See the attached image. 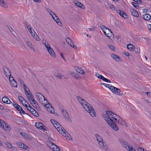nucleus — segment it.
Listing matches in <instances>:
<instances>
[{
    "label": "nucleus",
    "mask_w": 151,
    "mask_h": 151,
    "mask_svg": "<svg viewBox=\"0 0 151 151\" xmlns=\"http://www.w3.org/2000/svg\"><path fill=\"white\" fill-rule=\"evenodd\" d=\"M119 115L110 110H106L102 114V116L106 123L114 130L118 131L119 127L115 122Z\"/></svg>",
    "instance_id": "obj_1"
},
{
    "label": "nucleus",
    "mask_w": 151,
    "mask_h": 151,
    "mask_svg": "<svg viewBox=\"0 0 151 151\" xmlns=\"http://www.w3.org/2000/svg\"><path fill=\"white\" fill-rule=\"evenodd\" d=\"M36 95L40 103L44 106L48 112L51 114H55V110L54 108L42 94L39 92H37L36 93Z\"/></svg>",
    "instance_id": "obj_2"
},
{
    "label": "nucleus",
    "mask_w": 151,
    "mask_h": 151,
    "mask_svg": "<svg viewBox=\"0 0 151 151\" xmlns=\"http://www.w3.org/2000/svg\"><path fill=\"white\" fill-rule=\"evenodd\" d=\"M77 99L85 109L89 113L92 117H95L96 116V112L92 106L84 100L79 96L77 97Z\"/></svg>",
    "instance_id": "obj_3"
},
{
    "label": "nucleus",
    "mask_w": 151,
    "mask_h": 151,
    "mask_svg": "<svg viewBox=\"0 0 151 151\" xmlns=\"http://www.w3.org/2000/svg\"><path fill=\"white\" fill-rule=\"evenodd\" d=\"M95 136L98 145L101 147L106 151H109L107 145L102 137L97 134H95Z\"/></svg>",
    "instance_id": "obj_4"
},
{
    "label": "nucleus",
    "mask_w": 151,
    "mask_h": 151,
    "mask_svg": "<svg viewBox=\"0 0 151 151\" xmlns=\"http://www.w3.org/2000/svg\"><path fill=\"white\" fill-rule=\"evenodd\" d=\"M101 28L106 36L112 40L114 39V35L110 29L104 25L101 26Z\"/></svg>",
    "instance_id": "obj_5"
},
{
    "label": "nucleus",
    "mask_w": 151,
    "mask_h": 151,
    "mask_svg": "<svg viewBox=\"0 0 151 151\" xmlns=\"http://www.w3.org/2000/svg\"><path fill=\"white\" fill-rule=\"evenodd\" d=\"M120 144L126 150L129 151H132L134 148L127 142L122 139H119Z\"/></svg>",
    "instance_id": "obj_6"
},
{
    "label": "nucleus",
    "mask_w": 151,
    "mask_h": 151,
    "mask_svg": "<svg viewBox=\"0 0 151 151\" xmlns=\"http://www.w3.org/2000/svg\"><path fill=\"white\" fill-rule=\"evenodd\" d=\"M58 128H56L57 131L63 136L65 137L66 138L69 140L72 139L70 135L65 130L62 126V128L59 127Z\"/></svg>",
    "instance_id": "obj_7"
},
{
    "label": "nucleus",
    "mask_w": 151,
    "mask_h": 151,
    "mask_svg": "<svg viewBox=\"0 0 151 151\" xmlns=\"http://www.w3.org/2000/svg\"><path fill=\"white\" fill-rule=\"evenodd\" d=\"M110 90L113 93L117 95L121 96L123 94L120 89L113 86L110 87Z\"/></svg>",
    "instance_id": "obj_8"
},
{
    "label": "nucleus",
    "mask_w": 151,
    "mask_h": 151,
    "mask_svg": "<svg viewBox=\"0 0 151 151\" xmlns=\"http://www.w3.org/2000/svg\"><path fill=\"white\" fill-rule=\"evenodd\" d=\"M117 119V120L115 121L116 122L120 124L121 125L125 127H127L128 126L127 124L119 116H118Z\"/></svg>",
    "instance_id": "obj_9"
},
{
    "label": "nucleus",
    "mask_w": 151,
    "mask_h": 151,
    "mask_svg": "<svg viewBox=\"0 0 151 151\" xmlns=\"http://www.w3.org/2000/svg\"><path fill=\"white\" fill-rule=\"evenodd\" d=\"M35 126L37 128L40 130H44L46 129V127L40 122H36L35 124Z\"/></svg>",
    "instance_id": "obj_10"
},
{
    "label": "nucleus",
    "mask_w": 151,
    "mask_h": 151,
    "mask_svg": "<svg viewBox=\"0 0 151 151\" xmlns=\"http://www.w3.org/2000/svg\"><path fill=\"white\" fill-rule=\"evenodd\" d=\"M29 101L30 103L35 108L40 109V108L39 107L37 101L35 100L34 98Z\"/></svg>",
    "instance_id": "obj_11"
},
{
    "label": "nucleus",
    "mask_w": 151,
    "mask_h": 151,
    "mask_svg": "<svg viewBox=\"0 0 151 151\" xmlns=\"http://www.w3.org/2000/svg\"><path fill=\"white\" fill-rule=\"evenodd\" d=\"M17 145L19 147L26 150H29V148L26 145L21 142H18L17 143Z\"/></svg>",
    "instance_id": "obj_12"
},
{
    "label": "nucleus",
    "mask_w": 151,
    "mask_h": 151,
    "mask_svg": "<svg viewBox=\"0 0 151 151\" xmlns=\"http://www.w3.org/2000/svg\"><path fill=\"white\" fill-rule=\"evenodd\" d=\"M111 56L116 62H119L122 61V58H120L119 56L113 53L111 54Z\"/></svg>",
    "instance_id": "obj_13"
},
{
    "label": "nucleus",
    "mask_w": 151,
    "mask_h": 151,
    "mask_svg": "<svg viewBox=\"0 0 151 151\" xmlns=\"http://www.w3.org/2000/svg\"><path fill=\"white\" fill-rule=\"evenodd\" d=\"M50 121L54 127L56 129L58 128V127L59 128V127L60 128H62V126L57 121L53 119H51Z\"/></svg>",
    "instance_id": "obj_14"
},
{
    "label": "nucleus",
    "mask_w": 151,
    "mask_h": 151,
    "mask_svg": "<svg viewBox=\"0 0 151 151\" xmlns=\"http://www.w3.org/2000/svg\"><path fill=\"white\" fill-rule=\"evenodd\" d=\"M117 13L124 18L126 19L128 17L127 14L122 11L119 10L117 11Z\"/></svg>",
    "instance_id": "obj_15"
},
{
    "label": "nucleus",
    "mask_w": 151,
    "mask_h": 151,
    "mask_svg": "<svg viewBox=\"0 0 151 151\" xmlns=\"http://www.w3.org/2000/svg\"><path fill=\"white\" fill-rule=\"evenodd\" d=\"M54 20L59 25L61 26L62 24V23L60 22V19L59 18L58 16L55 14L52 17Z\"/></svg>",
    "instance_id": "obj_16"
},
{
    "label": "nucleus",
    "mask_w": 151,
    "mask_h": 151,
    "mask_svg": "<svg viewBox=\"0 0 151 151\" xmlns=\"http://www.w3.org/2000/svg\"><path fill=\"white\" fill-rule=\"evenodd\" d=\"M49 53L50 55L51 56L54 58H55L56 57V55L55 53L54 52L53 49L51 47L48 49L47 50Z\"/></svg>",
    "instance_id": "obj_17"
},
{
    "label": "nucleus",
    "mask_w": 151,
    "mask_h": 151,
    "mask_svg": "<svg viewBox=\"0 0 151 151\" xmlns=\"http://www.w3.org/2000/svg\"><path fill=\"white\" fill-rule=\"evenodd\" d=\"M2 127L3 129L6 131H9L11 129L10 127L5 122L4 123Z\"/></svg>",
    "instance_id": "obj_18"
},
{
    "label": "nucleus",
    "mask_w": 151,
    "mask_h": 151,
    "mask_svg": "<svg viewBox=\"0 0 151 151\" xmlns=\"http://www.w3.org/2000/svg\"><path fill=\"white\" fill-rule=\"evenodd\" d=\"M42 42L46 48L47 50L51 47L50 45L44 39H42Z\"/></svg>",
    "instance_id": "obj_19"
},
{
    "label": "nucleus",
    "mask_w": 151,
    "mask_h": 151,
    "mask_svg": "<svg viewBox=\"0 0 151 151\" xmlns=\"http://www.w3.org/2000/svg\"><path fill=\"white\" fill-rule=\"evenodd\" d=\"M75 68L77 72L80 74H84L85 73V71L81 68L79 67H76Z\"/></svg>",
    "instance_id": "obj_20"
},
{
    "label": "nucleus",
    "mask_w": 151,
    "mask_h": 151,
    "mask_svg": "<svg viewBox=\"0 0 151 151\" xmlns=\"http://www.w3.org/2000/svg\"><path fill=\"white\" fill-rule=\"evenodd\" d=\"M143 18L145 20L148 21L151 19V15L147 13L145 14L142 15Z\"/></svg>",
    "instance_id": "obj_21"
},
{
    "label": "nucleus",
    "mask_w": 151,
    "mask_h": 151,
    "mask_svg": "<svg viewBox=\"0 0 151 151\" xmlns=\"http://www.w3.org/2000/svg\"><path fill=\"white\" fill-rule=\"evenodd\" d=\"M130 11L132 16L136 17H138L139 14L137 11L133 9H131Z\"/></svg>",
    "instance_id": "obj_22"
},
{
    "label": "nucleus",
    "mask_w": 151,
    "mask_h": 151,
    "mask_svg": "<svg viewBox=\"0 0 151 151\" xmlns=\"http://www.w3.org/2000/svg\"><path fill=\"white\" fill-rule=\"evenodd\" d=\"M25 93L26 96L27 98L29 100V101L32 99L33 98H34V96H33L32 94V93L30 91Z\"/></svg>",
    "instance_id": "obj_23"
},
{
    "label": "nucleus",
    "mask_w": 151,
    "mask_h": 151,
    "mask_svg": "<svg viewBox=\"0 0 151 151\" xmlns=\"http://www.w3.org/2000/svg\"><path fill=\"white\" fill-rule=\"evenodd\" d=\"M62 113L65 119H69L70 118V116L65 110L64 109L62 110Z\"/></svg>",
    "instance_id": "obj_24"
},
{
    "label": "nucleus",
    "mask_w": 151,
    "mask_h": 151,
    "mask_svg": "<svg viewBox=\"0 0 151 151\" xmlns=\"http://www.w3.org/2000/svg\"><path fill=\"white\" fill-rule=\"evenodd\" d=\"M47 145L48 147L52 150L54 149V147L55 146V145L53 143L51 142H50L49 141H47L46 142Z\"/></svg>",
    "instance_id": "obj_25"
},
{
    "label": "nucleus",
    "mask_w": 151,
    "mask_h": 151,
    "mask_svg": "<svg viewBox=\"0 0 151 151\" xmlns=\"http://www.w3.org/2000/svg\"><path fill=\"white\" fill-rule=\"evenodd\" d=\"M3 70L6 75L7 76H11V73L9 70L6 67H4Z\"/></svg>",
    "instance_id": "obj_26"
},
{
    "label": "nucleus",
    "mask_w": 151,
    "mask_h": 151,
    "mask_svg": "<svg viewBox=\"0 0 151 151\" xmlns=\"http://www.w3.org/2000/svg\"><path fill=\"white\" fill-rule=\"evenodd\" d=\"M2 101L3 102L7 104H9L11 102L9 99L6 96H4L2 98Z\"/></svg>",
    "instance_id": "obj_27"
},
{
    "label": "nucleus",
    "mask_w": 151,
    "mask_h": 151,
    "mask_svg": "<svg viewBox=\"0 0 151 151\" xmlns=\"http://www.w3.org/2000/svg\"><path fill=\"white\" fill-rule=\"evenodd\" d=\"M0 5L4 8H7V5L4 0H0Z\"/></svg>",
    "instance_id": "obj_28"
},
{
    "label": "nucleus",
    "mask_w": 151,
    "mask_h": 151,
    "mask_svg": "<svg viewBox=\"0 0 151 151\" xmlns=\"http://www.w3.org/2000/svg\"><path fill=\"white\" fill-rule=\"evenodd\" d=\"M21 84L23 85L25 91V93L30 92L29 89L24 84V82L22 81L21 82Z\"/></svg>",
    "instance_id": "obj_29"
},
{
    "label": "nucleus",
    "mask_w": 151,
    "mask_h": 151,
    "mask_svg": "<svg viewBox=\"0 0 151 151\" xmlns=\"http://www.w3.org/2000/svg\"><path fill=\"white\" fill-rule=\"evenodd\" d=\"M74 4L77 6L80 7L81 8L84 9V7L83 5L81 3L77 1H75L74 2Z\"/></svg>",
    "instance_id": "obj_30"
},
{
    "label": "nucleus",
    "mask_w": 151,
    "mask_h": 151,
    "mask_svg": "<svg viewBox=\"0 0 151 151\" xmlns=\"http://www.w3.org/2000/svg\"><path fill=\"white\" fill-rule=\"evenodd\" d=\"M13 105L14 107L18 110L19 111L22 110V108L17 103H14Z\"/></svg>",
    "instance_id": "obj_31"
},
{
    "label": "nucleus",
    "mask_w": 151,
    "mask_h": 151,
    "mask_svg": "<svg viewBox=\"0 0 151 151\" xmlns=\"http://www.w3.org/2000/svg\"><path fill=\"white\" fill-rule=\"evenodd\" d=\"M26 44L27 45L31 48V49L32 50L34 51H35L34 47L33 46L32 44L30 42H29V41H27L26 42Z\"/></svg>",
    "instance_id": "obj_32"
},
{
    "label": "nucleus",
    "mask_w": 151,
    "mask_h": 151,
    "mask_svg": "<svg viewBox=\"0 0 151 151\" xmlns=\"http://www.w3.org/2000/svg\"><path fill=\"white\" fill-rule=\"evenodd\" d=\"M134 46L131 44H129L127 45V48L130 51H132L134 50L133 48Z\"/></svg>",
    "instance_id": "obj_33"
},
{
    "label": "nucleus",
    "mask_w": 151,
    "mask_h": 151,
    "mask_svg": "<svg viewBox=\"0 0 151 151\" xmlns=\"http://www.w3.org/2000/svg\"><path fill=\"white\" fill-rule=\"evenodd\" d=\"M99 79H101L104 81L105 82H107V83H110L111 82V81L110 80L108 79L107 78H105L102 75L101 76V77H100Z\"/></svg>",
    "instance_id": "obj_34"
},
{
    "label": "nucleus",
    "mask_w": 151,
    "mask_h": 151,
    "mask_svg": "<svg viewBox=\"0 0 151 151\" xmlns=\"http://www.w3.org/2000/svg\"><path fill=\"white\" fill-rule=\"evenodd\" d=\"M33 38L38 42L40 41V39L36 33H35L34 35L32 36Z\"/></svg>",
    "instance_id": "obj_35"
},
{
    "label": "nucleus",
    "mask_w": 151,
    "mask_h": 151,
    "mask_svg": "<svg viewBox=\"0 0 151 151\" xmlns=\"http://www.w3.org/2000/svg\"><path fill=\"white\" fill-rule=\"evenodd\" d=\"M47 12L50 14L52 17L55 14L49 8H47Z\"/></svg>",
    "instance_id": "obj_36"
},
{
    "label": "nucleus",
    "mask_w": 151,
    "mask_h": 151,
    "mask_svg": "<svg viewBox=\"0 0 151 151\" xmlns=\"http://www.w3.org/2000/svg\"><path fill=\"white\" fill-rule=\"evenodd\" d=\"M5 145L9 149H11L13 147V146L8 142H5Z\"/></svg>",
    "instance_id": "obj_37"
},
{
    "label": "nucleus",
    "mask_w": 151,
    "mask_h": 151,
    "mask_svg": "<svg viewBox=\"0 0 151 151\" xmlns=\"http://www.w3.org/2000/svg\"><path fill=\"white\" fill-rule=\"evenodd\" d=\"M10 83L11 84V85L14 87H17V84L16 82V81H15L14 80V81H12L10 82Z\"/></svg>",
    "instance_id": "obj_38"
},
{
    "label": "nucleus",
    "mask_w": 151,
    "mask_h": 151,
    "mask_svg": "<svg viewBox=\"0 0 151 151\" xmlns=\"http://www.w3.org/2000/svg\"><path fill=\"white\" fill-rule=\"evenodd\" d=\"M31 113L33 114V115H34L35 116L37 117H38L39 116V114L37 112H36V111L34 109L32 111H31Z\"/></svg>",
    "instance_id": "obj_39"
},
{
    "label": "nucleus",
    "mask_w": 151,
    "mask_h": 151,
    "mask_svg": "<svg viewBox=\"0 0 151 151\" xmlns=\"http://www.w3.org/2000/svg\"><path fill=\"white\" fill-rule=\"evenodd\" d=\"M72 76L78 79L79 78V76L75 73H73L71 74Z\"/></svg>",
    "instance_id": "obj_40"
},
{
    "label": "nucleus",
    "mask_w": 151,
    "mask_h": 151,
    "mask_svg": "<svg viewBox=\"0 0 151 151\" xmlns=\"http://www.w3.org/2000/svg\"><path fill=\"white\" fill-rule=\"evenodd\" d=\"M21 135L25 139H28V135L26 134L24 132H21Z\"/></svg>",
    "instance_id": "obj_41"
},
{
    "label": "nucleus",
    "mask_w": 151,
    "mask_h": 151,
    "mask_svg": "<svg viewBox=\"0 0 151 151\" xmlns=\"http://www.w3.org/2000/svg\"><path fill=\"white\" fill-rule=\"evenodd\" d=\"M26 107L31 112L34 109L30 106L29 104H28V105Z\"/></svg>",
    "instance_id": "obj_42"
},
{
    "label": "nucleus",
    "mask_w": 151,
    "mask_h": 151,
    "mask_svg": "<svg viewBox=\"0 0 151 151\" xmlns=\"http://www.w3.org/2000/svg\"><path fill=\"white\" fill-rule=\"evenodd\" d=\"M108 47L109 48L110 50H112V51H115V47L113 45H108Z\"/></svg>",
    "instance_id": "obj_43"
},
{
    "label": "nucleus",
    "mask_w": 151,
    "mask_h": 151,
    "mask_svg": "<svg viewBox=\"0 0 151 151\" xmlns=\"http://www.w3.org/2000/svg\"><path fill=\"white\" fill-rule=\"evenodd\" d=\"M55 146L53 148V149L52 150L53 151H60V149L57 146L55 145Z\"/></svg>",
    "instance_id": "obj_44"
},
{
    "label": "nucleus",
    "mask_w": 151,
    "mask_h": 151,
    "mask_svg": "<svg viewBox=\"0 0 151 151\" xmlns=\"http://www.w3.org/2000/svg\"><path fill=\"white\" fill-rule=\"evenodd\" d=\"M70 46L73 47L74 49L75 50H77V47L75 46L74 44V43L73 42H71V43H70Z\"/></svg>",
    "instance_id": "obj_45"
},
{
    "label": "nucleus",
    "mask_w": 151,
    "mask_h": 151,
    "mask_svg": "<svg viewBox=\"0 0 151 151\" xmlns=\"http://www.w3.org/2000/svg\"><path fill=\"white\" fill-rule=\"evenodd\" d=\"M21 103L23 104V105L25 107H26L27 106L28 104H29L27 101L25 99L24 100L22 101Z\"/></svg>",
    "instance_id": "obj_46"
},
{
    "label": "nucleus",
    "mask_w": 151,
    "mask_h": 151,
    "mask_svg": "<svg viewBox=\"0 0 151 151\" xmlns=\"http://www.w3.org/2000/svg\"><path fill=\"white\" fill-rule=\"evenodd\" d=\"M66 41L67 42L69 45L70 44V43H71V42H73L71 39L68 37L66 38Z\"/></svg>",
    "instance_id": "obj_47"
},
{
    "label": "nucleus",
    "mask_w": 151,
    "mask_h": 151,
    "mask_svg": "<svg viewBox=\"0 0 151 151\" xmlns=\"http://www.w3.org/2000/svg\"><path fill=\"white\" fill-rule=\"evenodd\" d=\"M132 4L133 5V6L136 8H138L139 7V6L138 4L134 2H132Z\"/></svg>",
    "instance_id": "obj_48"
},
{
    "label": "nucleus",
    "mask_w": 151,
    "mask_h": 151,
    "mask_svg": "<svg viewBox=\"0 0 151 151\" xmlns=\"http://www.w3.org/2000/svg\"><path fill=\"white\" fill-rule=\"evenodd\" d=\"M132 151H147L145 150L143 148H142L141 147H140L138 149L137 151L135 150V149L134 148L133 150H132Z\"/></svg>",
    "instance_id": "obj_49"
},
{
    "label": "nucleus",
    "mask_w": 151,
    "mask_h": 151,
    "mask_svg": "<svg viewBox=\"0 0 151 151\" xmlns=\"http://www.w3.org/2000/svg\"><path fill=\"white\" fill-rule=\"evenodd\" d=\"M102 84L104 86L106 87L109 88L110 90V87H111L112 86L110 85L107 84L103 83Z\"/></svg>",
    "instance_id": "obj_50"
},
{
    "label": "nucleus",
    "mask_w": 151,
    "mask_h": 151,
    "mask_svg": "<svg viewBox=\"0 0 151 151\" xmlns=\"http://www.w3.org/2000/svg\"><path fill=\"white\" fill-rule=\"evenodd\" d=\"M18 99L19 101L21 102L24 99L21 96H18Z\"/></svg>",
    "instance_id": "obj_51"
},
{
    "label": "nucleus",
    "mask_w": 151,
    "mask_h": 151,
    "mask_svg": "<svg viewBox=\"0 0 151 151\" xmlns=\"http://www.w3.org/2000/svg\"><path fill=\"white\" fill-rule=\"evenodd\" d=\"M27 28L29 32L32 31V28L30 26H27Z\"/></svg>",
    "instance_id": "obj_52"
},
{
    "label": "nucleus",
    "mask_w": 151,
    "mask_h": 151,
    "mask_svg": "<svg viewBox=\"0 0 151 151\" xmlns=\"http://www.w3.org/2000/svg\"><path fill=\"white\" fill-rule=\"evenodd\" d=\"M123 53L124 55H125V56H126L127 57H128L129 55V53L128 52H125V51L124 52H123Z\"/></svg>",
    "instance_id": "obj_53"
},
{
    "label": "nucleus",
    "mask_w": 151,
    "mask_h": 151,
    "mask_svg": "<svg viewBox=\"0 0 151 151\" xmlns=\"http://www.w3.org/2000/svg\"><path fill=\"white\" fill-rule=\"evenodd\" d=\"M101 76H102V75H100L99 74L97 73L95 74V76L99 79L100 78Z\"/></svg>",
    "instance_id": "obj_54"
},
{
    "label": "nucleus",
    "mask_w": 151,
    "mask_h": 151,
    "mask_svg": "<svg viewBox=\"0 0 151 151\" xmlns=\"http://www.w3.org/2000/svg\"><path fill=\"white\" fill-rule=\"evenodd\" d=\"M5 122L1 120L0 119V126L1 127L3 126L4 123Z\"/></svg>",
    "instance_id": "obj_55"
},
{
    "label": "nucleus",
    "mask_w": 151,
    "mask_h": 151,
    "mask_svg": "<svg viewBox=\"0 0 151 151\" xmlns=\"http://www.w3.org/2000/svg\"><path fill=\"white\" fill-rule=\"evenodd\" d=\"M110 8L113 10H115L116 9L113 5H111L110 6Z\"/></svg>",
    "instance_id": "obj_56"
},
{
    "label": "nucleus",
    "mask_w": 151,
    "mask_h": 151,
    "mask_svg": "<svg viewBox=\"0 0 151 151\" xmlns=\"http://www.w3.org/2000/svg\"><path fill=\"white\" fill-rule=\"evenodd\" d=\"M9 80L10 81V82H12V81H14V78L10 76L9 77Z\"/></svg>",
    "instance_id": "obj_57"
},
{
    "label": "nucleus",
    "mask_w": 151,
    "mask_h": 151,
    "mask_svg": "<svg viewBox=\"0 0 151 151\" xmlns=\"http://www.w3.org/2000/svg\"><path fill=\"white\" fill-rule=\"evenodd\" d=\"M19 111H20V113L21 114H26V113L25 112V111L22 110H22H19Z\"/></svg>",
    "instance_id": "obj_58"
},
{
    "label": "nucleus",
    "mask_w": 151,
    "mask_h": 151,
    "mask_svg": "<svg viewBox=\"0 0 151 151\" xmlns=\"http://www.w3.org/2000/svg\"><path fill=\"white\" fill-rule=\"evenodd\" d=\"M56 77L59 78H62V76L60 74H58L56 75Z\"/></svg>",
    "instance_id": "obj_59"
},
{
    "label": "nucleus",
    "mask_w": 151,
    "mask_h": 151,
    "mask_svg": "<svg viewBox=\"0 0 151 151\" xmlns=\"http://www.w3.org/2000/svg\"><path fill=\"white\" fill-rule=\"evenodd\" d=\"M33 1L35 2L40 3L41 2V0H33Z\"/></svg>",
    "instance_id": "obj_60"
},
{
    "label": "nucleus",
    "mask_w": 151,
    "mask_h": 151,
    "mask_svg": "<svg viewBox=\"0 0 151 151\" xmlns=\"http://www.w3.org/2000/svg\"><path fill=\"white\" fill-rule=\"evenodd\" d=\"M147 95L149 97H151V92H147L146 93Z\"/></svg>",
    "instance_id": "obj_61"
},
{
    "label": "nucleus",
    "mask_w": 151,
    "mask_h": 151,
    "mask_svg": "<svg viewBox=\"0 0 151 151\" xmlns=\"http://www.w3.org/2000/svg\"><path fill=\"white\" fill-rule=\"evenodd\" d=\"M52 139L50 137H48V140L47 141H49L50 142H52Z\"/></svg>",
    "instance_id": "obj_62"
},
{
    "label": "nucleus",
    "mask_w": 151,
    "mask_h": 151,
    "mask_svg": "<svg viewBox=\"0 0 151 151\" xmlns=\"http://www.w3.org/2000/svg\"><path fill=\"white\" fill-rule=\"evenodd\" d=\"M148 29L151 32V24H150L148 25Z\"/></svg>",
    "instance_id": "obj_63"
},
{
    "label": "nucleus",
    "mask_w": 151,
    "mask_h": 151,
    "mask_svg": "<svg viewBox=\"0 0 151 151\" xmlns=\"http://www.w3.org/2000/svg\"><path fill=\"white\" fill-rule=\"evenodd\" d=\"M60 55L62 57V58L65 60V57H64V56H63V53H60Z\"/></svg>",
    "instance_id": "obj_64"
}]
</instances>
